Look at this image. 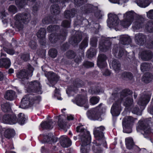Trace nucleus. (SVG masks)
Returning <instances> with one entry per match:
<instances>
[{"mask_svg": "<svg viewBox=\"0 0 153 153\" xmlns=\"http://www.w3.org/2000/svg\"><path fill=\"white\" fill-rule=\"evenodd\" d=\"M132 92L128 89H125L120 93V100H119L113 105L111 112L113 116H117L120 113V103L121 100L123 102V105L126 107H128L133 104V100L128 96L131 95Z\"/></svg>", "mask_w": 153, "mask_h": 153, "instance_id": "obj_1", "label": "nucleus"}, {"mask_svg": "<svg viewBox=\"0 0 153 153\" xmlns=\"http://www.w3.org/2000/svg\"><path fill=\"white\" fill-rule=\"evenodd\" d=\"M77 132H79V139L81 141L82 153H88L90 150L89 144L91 141V137L89 132L83 127L80 125L76 127Z\"/></svg>", "mask_w": 153, "mask_h": 153, "instance_id": "obj_2", "label": "nucleus"}, {"mask_svg": "<svg viewBox=\"0 0 153 153\" xmlns=\"http://www.w3.org/2000/svg\"><path fill=\"white\" fill-rule=\"evenodd\" d=\"M105 129V127L103 126L94 129V134L96 139L94 141V145L92 147L94 153H101L102 151V144L105 142L103 131Z\"/></svg>", "mask_w": 153, "mask_h": 153, "instance_id": "obj_3", "label": "nucleus"}, {"mask_svg": "<svg viewBox=\"0 0 153 153\" xmlns=\"http://www.w3.org/2000/svg\"><path fill=\"white\" fill-rule=\"evenodd\" d=\"M30 15L28 12L16 14L14 18L15 22L13 27L16 28L19 30H22L23 28L22 23L25 24L28 23L30 20Z\"/></svg>", "mask_w": 153, "mask_h": 153, "instance_id": "obj_4", "label": "nucleus"}, {"mask_svg": "<svg viewBox=\"0 0 153 153\" xmlns=\"http://www.w3.org/2000/svg\"><path fill=\"white\" fill-rule=\"evenodd\" d=\"M41 100L39 96H35L31 94L25 96L22 99L20 107L26 108L31 106L35 104L38 103Z\"/></svg>", "mask_w": 153, "mask_h": 153, "instance_id": "obj_5", "label": "nucleus"}, {"mask_svg": "<svg viewBox=\"0 0 153 153\" xmlns=\"http://www.w3.org/2000/svg\"><path fill=\"white\" fill-rule=\"evenodd\" d=\"M102 105V103H100L96 107L88 111L87 112L88 117L91 120H101L100 110Z\"/></svg>", "mask_w": 153, "mask_h": 153, "instance_id": "obj_6", "label": "nucleus"}, {"mask_svg": "<svg viewBox=\"0 0 153 153\" xmlns=\"http://www.w3.org/2000/svg\"><path fill=\"white\" fill-rule=\"evenodd\" d=\"M28 70H22L17 74L18 78L21 79L22 81L27 80L29 79V76L31 77L33 69L32 66L29 65L28 66Z\"/></svg>", "mask_w": 153, "mask_h": 153, "instance_id": "obj_7", "label": "nucleus"}, {"mask_svg": "<svg viewBox=\"0 0 153 153\" xmlns=\"http://www.w3.org/2000/svg\"><path fill=\"white\" fill-rule=\"evenodd\" d=\"M28 91H31L38 94H41L42 93L39 82L37 81H34L29 83Z\"/></svg>", "mask_w": 153, "mask_h": 153, "instance_id": "obj_8", "label": "nucleus"}, {"mask_svg": "<svg viewBox=\"0 0 153 153\" xmlns=\"http://www.w3.org/2000/svg\"><path fill=\"white\" fill-rule=\"evenodd\" d=\"M75 102L79 106H84L85 109L89 107L87 97L86 95H78L75 99Z\"/></svg>", "mask_w": 153, "mask_h": 153, "instance_id": "obj_9", "label": "nucleus"}, {"mask_svg": "<svg viewBox=\"0 0 153 153\" xmlns=\"http://www.w3.org/2000/svg\"><path fill=\"white\" fill-rule=\"evenodd\" d=\"M88 43L86 40L83 41L80 45V48L82 50L81 52L78 53L74 57V61L77 63H79L81 61L82 57L84 56V53L82 50L83 48H85L88 46Z\"/></svg>", "mask_w": 153, "mask_h": 153, "instance_id": "obj_10", "label": "nucleus"}, {"mask_svg": "<svg viewBox=\"0 0 153 153\" xmlns=\"http://www.w3.org/2000/svg\"><path fill=\"white\" fill-rule=\"evenodd\" d=\"M150 95L146 92L141 94L137 103L140 105L145 106L149 102L150 98Z\"/></svg>", "mask_w": 153, "mask_h": 153, "instance_id": "obj_11", "label": "nucleus"}, {"mask_svg": "<svg viewBox=\"0 0 153 153\" xmlns=\"http://www.w3.org/2000/svg\"><path fill=\"white\" fill-rule=\"evenodd\" d=\"M62 34L59 36L53 34H51L50 35L49 39L50 41L52 43H54L57 41L58 39L64 40L65 39V37L67 35V32L66 30L61 31Z\"/></svg>", "mask_w": 153, "mask_h": 153, "instance_id": "obj_12", "label": "nucleus"}, {"mask_svg": "<svg viewBox=\"0 0 153 153\" xmlns=\"http://www.w3.org/2000/svg\"><path fill=\"white\" fill-rule=\"evenodd\" d=\"M138 127L141 130L143 131L144 137H146L145 135L150 134L151 132V130L150 127L148 126V123L145 121L140 120L138 122Z\"/></svg>", "mask_w": 153, "mask_h": 153, "instance_id": "obj_13", "label": "nucleus"}, {"mask_svg": "<svg viewBox=\"0 0 153 153\" xmlns=\"http://www.w3.org/2000/svg\"><path fill=\"white\" fill-rule=\"evenodd\" d=\"M111 45L110 42L105 40V38H102L99 43V48L101 51L105 52L110 49Z\"/></svg>", "mask_w": 153, "mask_h": 153, "instance_id": "obj_14", "label": "nucleus"}, {"mask_svg": "<svg viewBox=\"0 0 153 153\" xmlns=\"http://www.w3.org/2000/svg\"><path fill=\"white\" fill-rule=\"evenodd\" d=\"M82 33L77 31L74 36L69 40L70 43L72 45H76L79 43L82 40Z\"/></svg>", "mask_w": 153, "mask_h": 153, "instance_id": "obj_15", "label": "nucleus"}, {"mask_svg": "<svg viewBox=\"0 0 153 153\" xmlns=\"http://www.w3.org/2000/svg\"><path fill=\"white\" fill-rule=\"evenodd\" d=\"M108 19L107 20L108 24H111L113 27L117 26L119 23V20L117 15L110 13L108 15Z\"/></svg>", "mask_w": 153, "mask_h": 153, "instance_id": "obj_16", "label": "nucleus"}, {"mask_svg": "<svg viewBox=\"0 0 153 153\" xmlns=\"http://www.w3.org/2000/svg\"><path fill=\"white\" fill-rule=\"evenodd\" d=\"M107 57L104 54H100L97 58V64L100 68L105 67L107 65L106 62Z\"/></svg>", "mask_w": 153, "mask_h": 153, "instance_id": "obj_17", "label": "nucleus"}, {"mask_svg": "<svg viewBox=\"0 0 153 153\" xmlns=\"http://www.w3.org/2000/svg\"><path fill=\"white\" fill-rule=\"evenodd\" d=\"M144 19L140 17L137 19H134L132 24V28L134 30L139 29L143 26Z\"/></svg>", "mask_w": 153, "mask_h": 153, "instance_id": "obj_18", "label": "nucleus"}, {"mask_svg": "<svg viewBox=\"0 0 153 153\" xmlns=\"http://www.w3.org/2000/svg\"><path fill=\"white\" fill-rule=\"evenodd\" d=\"M146 39V36L141 33L136 34L135 36V42L138 45H143L145 42Z\"/></svg>", "mask_w": 153, "mask_h": 153, "instance_id": "obj_19", "label": "nucleus"}, {"mask_svg": "<svg viewBox=\"0 0 153 153\" xmlns=\"http://www.w3.org/2000/svg\"><path fill=\"white\" fill-rule=\"evenodd\" d=\"M60 139L61 145L63 147L67 148L71 145V142L67 136H62L60 137Z\"/></svg>", "mask_w": 153, "mask_h": 153, "instance_id": "obj_20", "label": "nucleus"}, {"mask_svg": "<svg viewBox=\"0 0 153 153\" xmlns=\"http://www.w3.org/2000/svg\"><path fill=\"white\" fill-rule=\"evenodd\" d=\"M113 53L116 57L120 58L123 55L124 51L122 48H119L116 46H114L113 49Z\"/></svg>", "mask_w": 153, "mask_h": 153, "instance_id": "obj_21", "label": "nucleus"}, {"mask_svg": "<svg viewBox=\"0 0 153 153\" xmlns=\"http://www.w3.org/2000/svg\"><path fill=\"white\" fill-rule=\"evenodd\" d=\"M119 38L120 42L123 45H128L131 42L130 37L127 35H120L119 36Z\"/></svg>", "mask_w": 153, "mask_h": 153, "instance_id": "obj_22", "label": "nucleus"}, {"mask_svg": "<svg viewBox=\"0 0 153 153\" xmlns=\"http://www.w3.org/2000/svg\"><path fill=\"white\" fill-rule=\"evenodd\" d=\"M140 56L141 59L143 60H148L151 59L152 54V53L149 51H144L141 53Z\"/></svg>", "mask_w": 153, "mask_h": 153, "instance_id": "obj_23", "label": "nucleus"}, {"mask_svg": "<svg viewBox=\"0 0 153 153\" xmlns=\"http://www.w3.org/2000/svg\"><path fill=\"white\" fill-rule=\"evenodd\" d=\"M4 98L9 100H12L16 97L15 92L12 90H7L4 96Z\"/></svg>", "mask_w": 153, "mask_h": 153, "instance_id": "obj_24", "label": "nucleus"}, {"mask_svg": "<svg viewBox=\"0 0 153 153\" xmlns=\"http://www.w3.org/2000/svg\"><path fill=\"white\" fill-rule=\"evenodd\" d=\"M45 75L49 80H51L56 82L59 79L58 76L52 71L46 72L45 73Z\"/></svg>", "mask_w": 153, "mask_h": 153, "instance_id": "obj_25", "label": "nucleus"}, {"mask_svg": "<svg viewBox=\"0 0 153 153\" xmlns=\"http://www.w3.org/2000/svg\"><path fill=\"white\" fill-rule=\"evenodd\" d=\"M76 13V11L74 9L65 11L64 14L65 18L69 19L74 17Z\"/></svg>", "mask_w": 153, "mask_h": 153, "instance_id": "obj_26", "label": "nucleus"}, {"mask_svg": "<svg viewBox=\"0 0 153 153\" xmlns=\"http://www.w3.org/2000/svg\"><path fill=\"white\" fill-rule=\"evenodd\" d=\"M137 119L131 116H126L123 119V124L132 126Z\"/></svg>", "mask_w": 153, "mask_h": 153, "instance_id": "obj_27", "label": "nucleus"}, {"mask_svg": "<svg viewBox=\"0 0 153 153\" xmlns=\"http://www.w3.org/2000/svg\"><path fill=\"white\" fill-rule=\"evenodd\" d=\"M10 60L8 58H2L0 59V67L7 68L10 66Z\"/></svg>", "mask_w": 153, "mask_h": 153, "instance_id": "obj_28", "label": "nucleus"}, {"mask_svg": "<svg viewBox=\"0 0 153 153\" xmlns=\"http://www.w3.org/2000/svg\"><path fill=\"white\" fill-rule=\"evenodd\" d=\"M126 147L127 149H130L136 146L134 144L132 139L131 137H128L125 139Z\"/></svg>", "mask_w": 153, "mask_h": 153, "instance_id": "obj_29", "label": "nucleus"}, {"mask_svg": "<svg viewBox=\"0 0 153 153\" xmlns=\"http://www.w3.org/2000/svg\"><path fill=\"white\" fill-rule=\"evenodd\" d=\"M53 122L52 120H50L48 122H45L40 124L41 127L44 129H50L53 128Z\"/></svg>", "mask_w": 153, "mask_h": 153, "instance_id": "obj_30", "label": "nucleus"}, {"mask_svg": "<svg viewBox=\"0 0 153 153\" xmlns=\"http://www.w3.org/2000/svg\"><path fill=\"white\" fill-rule=\"evenodd\" d=\"M51 11L52 13L55 15L59 14L60 12L59 6L57 4H53L51 6Z\"/></svg>", "mask_w": 153, "mask_h": 153, "instance_id": "obj_31", "label": "nucleus"}, {"mask_svg": "<svg viewBox=\"0 0 153 153\" xmlns=\"http://www.w3.org/2000/svg\"><path fill=\"white\" fill-rule=\"evenodd\" d=\"M135 2L139 6L144 8L148 6L150 4L149 0H136Z\"/></svg>", "mask_w": 153, "mask_h": 153, "instance_id": "obj_32", "label": "nucleus"}, {"mask_svg": "<svg viewBox=\"0 0 153 153\" xmlns=\"http://www.w3.org/2000/svg\"><path fill=\"white\" fill-rule=\"evenodd\" d=\"M153 79V76L150 73H147L144 75L142 80L145 83H148Z\"/></svg>", "mask_w": 153, "mask_h": 153, "instance_id": "obj_33", "label": "nucleus"}, {"mask_svg": "<svg viewBox=\"0 0 153 153\" xmlns=\"http://www.w3.org/2000/svg\"><path fill=\"white\" fill-rule=\"evenodd\" d=\"M15 134L14 130L13 129H7L4 133V137L8 139L13 137Z\"/></svg>", "mask_w": 153, "mask_h": 153, "instance_id": "obj_34", "label": "nucleus"}, {"mask_svg": "<svg viewBox=\"0 0 153 153\" xmlns=\"http://www.w3.org/2000/svg\"><path fill=\"white\" fill-rule=\"evenodd\" d=\"M135 15V13L134 11H130L127 12L124 14V17L133 22L134 19V18Z\"/></svg>", "mask_w": 153, "mask_h": 153, "instance_id": "obj_35", "label": "nucleus"}, {"mask_svg": "<svg viewBox=\"0 0 153 153\" xmlns=\"http://www.w3.org/2000/svg\"><path fill=\"white\" fill-rule=\"evenodd\" d=\"M113 69L116 72H118L120 69V64L119 61L116 59L113 60L111 63Z\"/></svg>", "mask_w": 153, "mask_h": 153, "instance_id": "obj_36", "label": "nucleus"}, {"mask_svg": "<svg viewBox=\"0 0 153 153\" xmlns=\"http://www.w3.org/2000/svg\"><path fill=\"white\" fill-rule=\"evenodd\" d=\"M46 34V31L45 29L44 28H41L37 33V36L39 38L43 40Z\"/></svg>", "mask_w": 153, "mask_h": 153, "instance_id": "obj_37", "label": "nucleus"}, {"mask_svg": "<svg viewBox=\"0 0 153 153\" xmlns=\"http://www.w3.org/2000/svg\"><path fill=\"white\" fill-rule=\"evenodd\" d=\"M26 120V117L24 114L20 113L18 115L17 121L20 124H23Z\"/></svg>", "mask_w": 153, "mask_h": 153, "instance_id": "obj_38", "label": "nucleus"}, {"mask_svg": "<svg viewBox=\"0 0 153 153\" xmlns=\"http://www.w3.org/2000/svg\"><path fill=\"white\" fill-rule=\"evenodd\" d=\"M46 142L48 143H52L56 142L57 139L56 137H54L53 134H50L46 136Z\"/></svg>", "mask_w": 153, "mask_h": 153, "instance_id": "obj_39", "label": "nucleus"}, {"mask_svg": "<svg viewBox=\"0 0 153 153\" xmlns=\"http://www.w3.org/2000/svg\"><path fill=\"white\" fill-rule=\"evenodd\" d=\"M123 130L124 132L130 133L132 132V126L129 125L125 124H123Z\"/></svg>", "mask_w": 153, "mask_h": 153, "instance_id": "obj_40", "label": "nucleus"}, {"mask_svg": "<svg viewBox=\"0 0 153 153\" xmlns=\"http://www.w3.org/2000/svg\"><path fill=\"white\" fill-rule=\"evenodd\" d=\"M1 108L2 111L4 112H7L11 109L10 105L9 102L3 103L1 105Z\"/></svg>", "mask_w": 153, "mask_h": 153, "instance_id": "obj_41", "label": "nucleus"}, {"mask_svg": "<svg viewBox=\"0 0 153 153\" xmlns=\"http://www.w3.org/2000/svg\"><path fill=\"white\" fill-rule=\"evenodd\" d=\"M124 18V19L121 22V24L123 27L127 28L131 24L132 22L129 19H126L125 18Z\"/></svg>", "mask_w": 153, "mask_h": 153, "instance_id": "obj_42", "label": "nucleus"}, {"mask_svg": "<svg viewBox=\"0 0 153 153\" xmlns=\"http://www.w3.org/2000/svg\"><path fill=\"white\" fill-rule=\"evenodd\" d=\"M96 50L94 48H91L87 52L86 55L88 57L90 58L96 55Z\"/></svg>", "mask_w": 153, "mask_h": 153, "instance_id": "obj_43", "label": "nucleus"}, {"mask_svg": "<svg viewBox=\"0 0 153 153\" xmlns=\"http://www.w3.org/2000/svg\"><path fill=\"white\" fill-rule=\"evenodd\" d=\"M151 67V65L147 63H143L141 65L140 69L142 72L149 70Z\"/></svg>", "mask_w": 153, "mask_h": 153, "instance_id": "obj_44", "label": "nucleus"}, {"mask_svg": "<svg viewBox=\"0 0 153 153\" xmlns=\"http://www.w3.org/2000/svg\"><path fill=\"white\" fill-rule=\"evenodd\" d=\"M122 77L126 79L131 80L133 78V76L131 73L125 72L122 74Z\"/></svg>", "mask_w": 153, "mask_h": 153, "instance_id": "obj_45", "label": "nucleus"}, {"mask_svg": "<svg viewBox=\"0 0 153 153\" xmlns=\"http://www.w3.org/2000/svg\"><path fill=\"white\" fill-rule=\"evenodd\" d=\"M146 28L149 32H153V21H150L146 24Z\"/></svg>", "mask_w": 153, "mask_h": 153, "instance_id": "obj_46", "label": "nucleus"}, {"mask_svg": "<svg viewBox=\"0 0 153 153\" xmlns=\"http://www.w3.org/2000/svg\"><path fill=\"white\" fill-rule=\"evenodd\" d=\"M100 98L98 97H92L90 99V103L91 105H94L99 102Z\"/></svg>", "mask_w": 153, "mask_h": 153, "instance_id": "obj_47", "label": "nucleus"}, {"mask_svg": "<svg viewBox=\"0 0 153 153\" xmlns=\"http://www.w3.org/2000/svg\"><path fill=\"white\" fill-rule=\"evenodd\" d=\"M16 4L19 8H23L26 4V2L24 0H16Z\"/></svg>", "mask_w": 153, "mask_h": 153, "instance_id": "obj_48", "label": "nucleus"}, {"mask_svg": "<svg viewBox=\"0 0 153 153\" xmlns=\"http://www.w3.org/2000/svg\"><path fill=\"white\" fill-rule=\"evenodd\" d=\"M83 85L82 81L79 80L76 82L72 90L74 91H75L77 90V88L81 87Z\"/></svg>", "mask_w": 153, "mask_h": 153, "instance_id": "obj_49", "label": "nucleus"}, {"mask_svg": "<svg viewBox=\"0 0 153 153\" xmlns=\"http://www.w3.org/2000/svg\"><path fill=\"white\" fill-rule=\"evenodd\" d=\"M59 28V27L57 25H50L47 28L48 32L50 33L54 32Z\"/></svg>", "mask_w": 153, "mask_h": 153, "instance_id": "obj_50", "label": "nucleus"}, {"mask_svg": "<svg viewBox=\"0 0 153 153\" xmlns=\"http://www.w3.org/2000/svg\"><path fill=\"white\" fill-rule=\"evenodd\" d=\"M49 54L51 57L54 58L57 55V51L55 49H52L49 50Z\"/></svg>", "mask_w": 153, "mask_h": 153, "instance_id": "obj_51", "label": "nucleus"}, {"mask_svg": "<svg viewBox=\"0 0 153 153\" xmlns=\"http://www.w3.org/2000/svg\"><path fill=\"white\" fill-rule=\"evenodd\" d=\"M10 124H13L16 123L17 121V118L15 114H12L10 115Z\"/></svg>", "mask_w": 153, "mask_h": 153, "instance_id": "obj_52", "label": "nucleus"}, {"mask_svg": "<svg viewBox=\"0 0 153 153\" xmlns=\"http://www.w3.org/2000/svg\"><path fill=\"white\" fill-rule=\"evenodd\" d=\"M58 125L61 128L64 129L65 128L66 123L64 122L62 119L59 118L58 121Z\"/></svg>", "mask_w": 153, "mask_h": 153, "instance_id": "obj_53", "label": "nucleus"}, {"mask_svg": "<svg viewBox=\"0 0 153 153\" xmlns=\"http://www.w3.org/2000/svg\"><path fill=\"white\" fill-rule=\"evenodd\" d=\"M76 54L72 51H68L66 54L67 56L69 59H72L74 57Z\"/></svg>", "mask_w": 153, "mask_h": 153, "instance_id": "obj_54", "label": "nucleus"}, {"mask_svg": "<svg viewBox=\"0 0 153 153\" xmlns=\"http://www.w3.org/2000/svg\"><path fill=\"white\" fill-rule=\"evenodd\" d=\"M53 22L50 17H47L44 18L42 20V22L44 24H48Z\"/></svg>", "mask_w": 153, "mask_h": 153, "instance_id": "obj_55", "label": "nucleus"}, {"mask_svg": "<svg viewBox=\"0 0 153 153\" xmlns=\"http://www.w3.org/2000/svg\"><path fill=\"white\" fill-rule=\"evenodd\" d=\"M97 39L96 37H94L91 39L90 43L92 47H96L97 45Z\"/></svg>", "mask_w": 153, "mask_h": 153, "instance_id": "obj_56", "label": "nucleus"}, {"mask_svg": "<svg viewBox=\"0 0 153 153\" xmlns=\"http://www.w3.org/2000/svg\"><path fill=\"white\" fill-rule=\"evenodd\" d=\"M110 2L114 3L122 4L127 2L128 0H109Z\"/></svg>", "mask_w": 153, "mask_h": 153, "instance_id": "obj_57", "label": "nucleus"}, {"mask_svg": "<svg viewBox=\"0 0 153 153\" xmlns=\"http://www.w3.org/2000/svg\"><path fill=\"white\" fill-rule=\"evenodd\" d=\"M70 21L69 20H64L62 23V26L65 27H69L70 26Z\"/></svg>", "mask_w": 153, "mask_h": 153, "instance_id": "obj_58", "label": "nucleus"}, {"mask_svg": "<svg viewBox=\"0 0 153 153\" xmlns=\"http://www.w3.org/2000/svg\"><path fill=\"white\" fill-rule=\"evenodd\" d=\"M74 2L75 5L80 6L84 3L85 0H74Z\"/></svg>", "mask_w": 153, "mask_h": 153, "instance_id": "obj_59", "label": "nucleus"}, {"mask_svg": "<svg viewBox=\"0 0 153 153\" xmlns=\"http://www.w3.org/2000/svg\"><path fill=\"white\" fill-rule=\"evenodd\" d=\"M3 50L7 53L10 55H13L15 53V51L13 49H8L5 47L3 48Z\"/></svg>", "mask_w": 153, "mask_h": 153, "instance_id": "obj_60", "label": "nucleus"}, {"mask_svg": "<svg viewBox=\"0 0 153 153\" xmlns=\"http://www.w3.org/2000/svg\"><path fill=\"white\" fill-rule=\"evenodd\" d=\"M132 113L137 114L138 115H140L141 114V112L139 108L137 107L134 108L132 110Z\"/></svg>", "mask_w": 153, "mask_h": 153, "instance_id": "obj_61", "label": "nucleus"}, {"mask_svg": "<svg viewBox=\"0 0 153 153\" xmlns=\"http://www.w3.org/2000/svg\"><path fill=\"white\" fill-rule=\"evenodd\" d=\"M146 47L149 48H153V36L146 44Z\"/></svg>", "mask_w": 153, "mask_h": 153, "instance_id": "obj_62", "label": "nucleus"}, {"mask_svg": "<svg viewBox=\"0 0 153 153\" xmlns=\"http://www.w3.org/2000/svg\"><path fill=\"white\" fill-rule=\"evenodd\" d=\"M29 46L33 49H35L36 48V43L33 41H31L29 42Z\"/></svg>", "mask_w": 153, "mask_h": 153, "instance_id": "obj_63", "label": "nucleus"}, {"mask_svg": "<svg viewBox=\"0 0 153 153\" xmlns=\"http://www.w3.org/2000/svg\"><path fill=\"white\" fill-rule=\"evenodd\" d=\"M10 115L6 114L4 116L3 120L5 121L6 123L10 124Z\"/></svg>", "mask_w": 153, "mask_h": 153, "instance_id": "obj_64", "label": "nucleus"}]
</instances>
